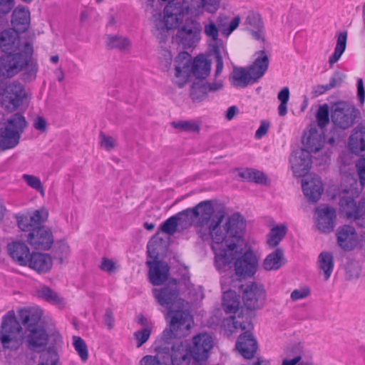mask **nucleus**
Wrapping results in <instances>:
<instances>
[{"label": "nucleus", "instance_id": "obj_12", "mask_svg": "<svg viewBox=\"0 0 365 365\" xmlns=\"http://www.w3.org/2000/svg\"><path fill=\"white\" fill-rule=\"evenodd\" d=\"M340 210L345 217L361 227H365V198L356 205L351 197H343L339 202Z\"/></svg>", "mask_w": 365, "mask_h": 365}, {"label": "nucleus", "instance_id": "obj_21", "mask_svg": "<svg viewBox=\"0 0 365 365\" xmlns=\"http://www.w3.org/2000/svg\"><path fill=\"white\" fill-rule=\"evenodd\" d=\"M302 187L305 197L312 202L318 201L324 190L321 178L315 175H308L302 180Z\"/></svg>", "mask_w": 365, "mask_h": 365}, {"label": "nucleus", "instance_id": "obj_57", "mask_svg": "<svg viewBox=\"0 0 365 365\" xmlns=\"http://www.w3.org/2000/svg\"><path fill=\"white\" fill-rule=\"evenodd\" d=\"M356 168L361 187L365 186V158L361 157L356 162Z\"/></svg>", "mask_w": 365, "mask_h": 365}, {"label": "nucleus", "instance_id": "obj_14", "mask_svg": "<svg viewBox=\"0 0 365 365\" xmlns=\"http://www.w3.org/2000/svg\"><path fill=\"white\" fill-rule=\"evenodd\" d=\"M226 20L227 17L220 16L219 24L217 26L212 20L209 19L208 21L204 24L205 34L213 41H216L218 39L220 30L222 34L229 36L238 27L240 23V17L239 16H235L228 24L226 22Z\"/></svg>", "mask_w": 365, "mask_h": 365}, {"label": "nucleus", "instance_id": "obj_60", "mask_svg": "<svg viewBox=\"0 0 365 365\" xmlns=\"http://www.w3.org/2000/svg\"><path fill=\"white\" fill-rule=\"evenodd\" d=\"M346 76L340 72H335L327 84L329 90L341 86Z\"/></svg>", "mask_w": 365, "mask_h": 365}, {"label": "nucleus", "instance_id": "obj_3", "mask_svg": "<svg viewBox=\"0 0 365 365\" xmlns=\"http://www.w3.org/2000/svg\"><path fill=\"white\" fill-rule=\"evenodd\" d=\"M212 337L202 332L195 335L190 344L177 341L171 344L170 359L173 365H190L192 359L197 365L203 364L209 358L213 347Z\"/></svg>", "mask_w": 365, "mask_h": 365}, {"label": "nucleus", "instance_id": "obj_26", "mask_svg": "<svg viewBox=\"0 0 365 365\" xmlns=\"http://www.w3.org/2000/svg\"><path fill=\"white\" fill-rule=\"evenodd\" d=\"M236 348L245 359H252L257 349V344L251 332L245 331L236 343Z\"/></svg>", "mask_w": 365, "mask_h": 365}, {"label": "nucleus", "instance_id": "obj_63", "mask_svg": "<svg viewBox=\"0 0 365 365\" xmlns=\"http://www.w3.org/2000/svg\"><path fill=\"white\" fill-rule=\"evenodd\" d=\"M309 294L310 291L309 289L308 288L294 289L291 293V299L293 301H297L307 297L309 295Z\"/></svg>", "mask_w": 365, "mask_h": 365}, {"label": "nucleus", "instance_id": "obj_27", "mask_svg": "<svg viewBox=\"0 0 365 365\" xmlns=\"http://www.w3.org/2000/svg\"><path fill=\"white\" fill-rule=\"evenodd\" d=\"M257 56L254 62L247 68L252 76V83H256L261 78L269 66V58L264 50L256 52Z\"/></svg>", "mask_w": 365, "mask_h": 365}, {"label": "nucleus", "instance_id": "obj_47", "mask_svg": "<svg viewBox=\"0 0 365 365\" xmlns=\"http://www.w3.org/2000/svg\"><path fill=\"white\" fill-rule=\"evenodd\" d=\"M232 324L235 329H240L248 332H250V330L253 329L251 319L249 317L244 318L240 314L232 317Z\"/></svg>", "mask_w": 365, "mask_h": 365}, {"label": "nucleus", "instance_id": "obj_38", "mask_svg": "<svg viewBox=\"0 0 365 365\" xmlns=\"http://www.w3.org/2000/svg\"><path fill=\"white\" fill-rule=\"evenodd\" d=\"M222 307L227 314H235L240 307L239 297L232 290L224 292L222 298Z\"/></svg>", "mask_w": 365, "mask_h": 365}, {"label": "nucleus", "instance_id": "obj_49", "mask_svg": "<svg viewBox=\"0 0 365 365\" xmlns=\"http://www.w3.org/2000/svg\"><path fill=\"white\" fill-rule=\"evenodd\" d=\"M329 115L330 112L329 111L327 104L325 103L319 106L316 115L317 121L319 127L324 128L328 125L329 122Z\"/></svg>", "mask_w": 365, "mask_h": 365}, {"label": "nucleus", "instance_id": "obj_61", "mask_svg": "<svg viewBox=\"0 0 365 365\" xmlns=\"http://www.w3.org/2000/svg\"><path fill=\"white\" fill-rule=\"evenodd\" d=\"M14 6V0H0V18L8 14Z\"/></svg>", "mask_w": 365, "mask_h": 365}, {"label": "nucleus", "instance_id": "obj_20", "mask_svg": "<svg viewBox=\"0 0 365 365\" xmlns=\"http://www.w3.org/2000/svg\"><path fill=\"white\" fill-rule=\"evenodd\" d=\"M146 264L149 267V280L153 285L159 286L168 280L170 267L167 263L159 260H148Z\"/></svg>", "mask_w": 365, "mask_h": 365}, {"label": "nucleus", "instance_id": "obj_59", "mask_svg": "<svg viewBox=\"0 0 365 365\" xmlns=\"http://www.w3.org/2000/svg\"><path fill=\"white\" fill-rule=\"evenodd\" d=\"M18 226L22 231L31 232L34 227V225L31 222V220L29 217L21 215L17 217Z\"/></svg>", "mask_w": 365, "mask_h": 365}, {"label": "nucleus", "instance_id": "obj_45", "mask_svg": "<svg viewBox=\"0 0 365 365\" xmlns=\"http://www.w3.org/2000/svg\"><path fill=\"white\" fill-rule=\"evenodd\" d=\"M170 125L173 128L185 132L199 133L200 124L195 120L173 121Z\"/></svg>", "mask_w": 365, "mask_h": 365}, {"label": "nucleus", "instance_id": "obj_8", "mask_svg": "<svg viewBox=\"0 0 365 365\" xmlns=\"http://www.w3.org/2000/svg\"><path fill=\"white\" fill-rule=\"evenodd\" d=\"M26 126L24 115L20 113L12 115L0 128V148L4 150L15 148Z\"/></svg>", "mask_w": 365, "mask_h": 365}, {"label": "nucleus", "instance_id": "obj_30", "mask_svg": "<svg viewBox=\"0 0 365 365\" xmlns=\"http://www.w3.org/2000/svg\"><path fill=\"white\" fill-rule=\"evenodd\" d=\"M211 69V62L205 56L201 54L198 55L192 61L190 71L192 74L198 79L206 78Z\"/></svg>", "mask_w": 365, "mask_h": 365}, {"label": "nucleus", "instance_id": "obj_17", "mask_svg": "<svg viewBox=\"0 0 365 365\" xmlns=\"http://www.w3.org/2000/svg\"><path fill=\"white\" fill-rule=\"evenodd\" d=\"M24 50L16 53H9L0 57V76L11 78L22 71Z\"/></svg>", "mask_w": 365, "mask_h": 365}, {"label": "nucleus", "instance_id": "obj_23", "mask_svg": "<svg viewBox=\"0 0 365 365\" xmlns=\"http://www.w3.org/2000/svg\"><path fill=\"white\" fill-rule=\"evenodd\" d=\"M220 5V0H185L187 14L192 16H199L204 9L209 13H215Z\"/></svg>", "mask_w": 365, "mask_h": 365}, {"label": "nucleus", "instance_id": "obj_58", "mask_svg": "<svg viewBox=\"0 0 365 365\" xmlns=\"http://www.w3.org/2000/svg\"><path fill=\"white\" fill-rule=\"evenodd\" d=\"M58 247L56 250V252L58 255V257L61 262L63 261V258H66L68 256L70 253V247L68 243L64 240H61L57 242Z\"/></svg>", "mask_w": 365, "mask_h": 365}, {"label": "nucleus", "instance_id": "obj_40", "mask_svg": "<svg viewBox=\"0 0 365 365\" xmlns=\"http://www.w3.org/2000/svg\"><path fill=\"white\" fill-rule=\"evenodd\" d=\"M287 232V228L284 225H279L272 228L267 239V243L269 247L273 248L277 246L286 235Z\"/></svg>", "mask_w": 365, "mask_h": 365}, {"label": "nucleus", "instance_id": "obj_42", "mask_svg": "<svg viewBox=\"0 0 365 365\" xmlns=\"http://www.w3.org/2000/svg\"><path fill=\"white\" fill-rule=\"evenodd\" d=\"M130 41L126 37L110 35L106 37V46L109 49L117 48L125 51L130 48Z\"/></svg>", "mask_w": 365, "mask_h": 365}, {"label": "nucleus", "instance_id": "obj_16", "mask_svg": "<svg viewBox=\"0 0 365 365\" xmlns=\"http://www.w3.org/2000/svg\"><path fill=\"white\" fill-rule=\"evenodd\" d=\"M27 242L35 250H48L52 247L54 239L49 228L41 226L28 234Z\"/></svg>", "mask_w": 365, "mask_h": 365}, {"label": "nucleus", "instance_id": "obj_6", "mask_svg": "<svg viewBox=\"0 0 365 365\" xmlns=\"http://www.w3.org/2000/svg\"><path fill=\"white\" fill-rule=\"evenodd\" d=\"M0 342L3 349L14 351L17 350L23 344V329L13 310L9 311L2 317Z\"/></svg>", "mask_w": 365, "mask_h": 365}, {"label": "nucleus", "instance_id": "obj_2", "mask_svg": "<svg viewBox=\"0 0 365 365\" xmlns=\"http://www.w3.org/2000/svg\"><path fill=\"white\" fill-rule=\"evenodd\" d=\"M153 292L157 302L168 309L169 328L162 334V343L168 346L173 338L189 335L194 320L190 312L184 309L185 301L180 297L177 281L173 279L161 289H153Z\"/></svg>", "mask_w": 365, "mask_h": 365}, {"label": "nucleus", "instance_id": "obj_5", "mask_svg": "<svg viewBox=\"0 0 365 365\" xmlns=\"http://www.w3.org/2000/svg\"><path fill=\"white\" fill-rule=\"evenodd\" d=\"M18 316L21 323L25 327L27 335L28 347L34 351L46 346L48 340L46 330L42 327H37L41 316L29 309L18 310Z\"/></svg>", "mask_w": 365, "mask_h": 365}, {"label": "nucleus", "instance_id": "obj_46", "mask_svg": "<svg viewBox=\"0 0 365 365\" xmlns=\"http://www.w3.org/2000/svg\"><path fill=\"white\" fill-rule=\"evenodd\" d=\"M22 179L29 187L39 192L41 196H44L45 190L38 177L33 175L24 174Z\"/></svg>", "mask_w": 365, "mask_h": 365}, {"label": "nucleus", "instance_id": "obj_34", "mask_svg": "<svg viewBox=\"0 0 365 365\" xmlns=\"http://www.w3.org/2000/svg\"><path fill=\"white\" fill-rule=\"evenodd\" d=\"M349 147L353 153L358 154L365 150V127L357 126L349 137Z\"/></svg>", "mask_w": 365, "mask_h": 365}, {"label": "nucleus", "instance_id": "obj_25", "mask_svg": "<svg viewBox=\"0 0 365 365\" xmlns=\"http://www.w3.org/2000/svg\"><path fill=\"white\" fill-rule=\"evenodd\" d=\"M338 245L345 250H352L357 245V234L350 225L339 227L336 232Z\"/></svg>", "mask_w": 365, "mask_h": 365}, {"label": "nucleus", "instance_id": "obj_37", "mask_svg": "<svg viewBox=\"0 0 365 365\" xmlns=\"http://www.w3.org/2000/svg\"><path fill=\"white\" fill-rule=\"evenodd\" d=\"M238 176L245 180L259 185H265L267 182V176L262 171L253 168L239 170Z\"/></svg>", "mask_w": 365, "mask_h": 365}, {"label": "nucleus", "instance_id": "obj_9", "mask_svg": "<svg viewBox=\"0 0 365 365\" xmlns=\"http://www.w3.org/2000/svg\"><path fill=\"white\" fill-rule=\"evenodd\" d=\"M359 110L347 101H338L330 108V120L334 130H346L351 128L359 117Z\"/></svg>", "mask_w": 365, "mask_h": 365}, {"label": "nucleus", "instance_id": "obj_62", "mask_svg": "<svg viewBox=\"0 0 365 365\" xmlns=\"http://www.w3.org/2000/svg\"><path fill=\"white\" fill-rule=\"evenodd\" d=\"M213 53L215 58L216 61V69H215V76L220 75L223 69V61L222 57L221 56L220 49L218 47H215L213 49Z\"/></svg>", "mask_w": 365, "mask_h": 365}, {"label": "nucleus", "instance_id": "obj_31", "mask_svg": "<svg viewBox=\"0 0 365 365\" xmlns=\"http://www.w3.org/2000/svg\"><path fill=\"white\" fill-rule=\"evenodd\" d=\"M302 143L304 146V148L302 149L307 150L310 154L312 152L319 151L322 148L324 138L316 128H311L304 133Z\"/></svg>", "mask_w": 365, "mask_h": 365}, {"label": "nucleus", "instance_id": "obj_41", "mask_svg": "<svg viewBox=\"0 0 365 365\" xmlns=\"http://www.w3.org/2000/svg\"><path fill=\"white\" fill-rule=\"evenodd\" d=\"M347 31H344L339 34L336 45L333 54L329 58V64L332 65L337 62L344 52L346 47Z\"/></svg>", "mask_w": 365, "mask_h": 365}, {"label": "nucleus", "instance_id": "obj_44", "mask_svg": "<svg viewBox=\"0 0 365 365\" xmlns=\"http://www.w3.org/2000/svg\"><path fill=\"white\" fill-rule=\"evenodd\" d=\"M36 295L37 297L55 304H61L63 302L56 292L46 286H43L38 288L36 290Z\"/></svg>", "mask_w": 365, "mask_h": 365}, {"label": "nucleus", "instance_id": "obj_54", "mask_svg": "<svg viewBox=\"0 0 365 365\" xmlns=\"http://www.w3.org/2000/svg\"><path fill=\"white\" fill-rule=\"evenodd\" d=\"M100 145L107 151H110L116 145V140L110 135H106L103 133H101L99 135Z\"/></svg>", "mask_w": 365, "mask_h": 365}, {"label": "nucleus", "instance_id": "obj_4", "mask_svg": "<svg viewBox=\"0 0 365 365\" xmlns=\"http://www.w3.org/2000/svg\"><path fill=\"white\" fill-rule=\"evenodd\" d=\"M185 5V0H182V3L180 1L169 2L164 9L163 17L161 14L153 16L152 20L155 26L154 34L158 38L164 40L170 29H175L179 26L183 19L184 12L187 13Z\"/></svg>", "mask_w": 365, "mask_h": 365}, {"label": "nucleus", "instance_id": "obj_13", "mask_svg": "<svg viewBox=\"0 0 365 365\" xmlns=\"http://www.w3.org/2000/svg\"><path fill=\"white\" fill-rule=\"evenodd\" d=\"M236 255L232 264V267H235L236 274L243 278L253 276L258 267V259L255 253L252 250H247L240 256L237 245Z\"/></svg>", "mask_w": 365, "mask_h": 365}, {"label": "nucleus", "instance_id": "obj_56", "mask_svg": "<svg viewBox=\"0 0 365 365\" xmlns=\"http://www.w3.org/2000/svg\"><path fill=\"white\" fill-rule=\"evenodd\" d=\"M245 24L250 26L253 29H259L263 27L259 15L253 12H250L248 14L245 19Z\"/></svg>", "mask_w": 365, "mask_h": 365}, {"label": "nucleus", "instance_id": "obj_48", "mask_svg": "<svg viewBox=\"0 0 365 365\" xmlns=\"http://www.w3.org/2000/svg\"><path fill=\"white\" fill-rule=\"evenodd\" d=\"M207 93L205 84L193 83L190 90V97L193 101H202L206 98Z\"/></svg>", "mask_w": 365, "mask_h": 365}, {"label": "nucleus", "instance_id": "obj_24", "mask_svg": "<svg viewBox=\"0 0 365 365\" xmlns=\"http://www.w3.org/2000/svg\"><path fill=\"white\" fill-rule=\"evenodd\" d=\"M33 46L29 43H26L24 48V55L22 58V70L24 68V79L25 81H32L36 78L38 71V63L33 58Z\"/></svg>", "mask_w": 365, "mask_h": 365}, {"label": "nucleus", "instance_id": "obj_35", "mask_svg": "<svg viewBox=\"0 0 365 365\" xmlns=\"http://www.w3.org/2000/svg\"><path fill=\"white\" fill-rule=\"evenodd\" d=\"M230 80L234 86L245 88L252 83V76L250 71L243 67L233 68Z\"/></svg>", "mask_w": 365, "mask_h": 365}, {"label": "nucleus", "instance_id": "obj_10", "mask_svg": "<svg viewBox=\"0 0 365 365\" xmlns=\"http://www.w3.org/2000/svg\"><path fill=\"white\" fill-rule=\"evenodd\" d=\"M26 98L27 93L24 86L16 81L6 85L0 92V105L9 112L16 110Z\"/></svg>", "mask_w": 365, "mask_h": 365}, {"label": "nucleus", "instance_id": "obj_39", "mask_svg": "<svg viewBox=\"0 0 365 365\" xmlns=\"http://www.w3.org/2000/svg\"><path fill=\"white\" fill-rule=\"evenodd\" d=\"M283 251L280 248L276 249L274 252L268 255L263 263L264 268L266 270L278 269L282 264Z\"/></svg>", "mask_w": 365, "mask_h": 365}, {"label": "nucleus", "instance_id": "obj_15", "mask_svg": "<svg viewBox=\"0 0 365 365\" xmlns=\"http://www.w3.org/2000/svg\"><path fill=\"white\" fill-rule=\"evenodd\" d=\"M265 299V291L262 285L252 282L244 286L242 299L247 309L255 310L260 308Z\"/></svg>", "mask_w": 365, "mask_h": 365}, {"label": "nucleus", "instance_id": "obj_50", "mask_svg": "<svg viewBox=\"0 0 365 365\" xmlns=\"http://www.w3.org/2000/svg\"><path fill=\"white\" fill-rule=\"evenodd\" d=\"M58 359L57 353L49 349L41 354L38 365H57Z\"/></svg>", "mask_w": 365, "mask_h": 365}, {"label": "nucleus", "instance_id": "obj_52", "mask_svg": "<svg viewBox=\"0 0 365 365\" xmlns=\"http://www.w3.org/2000/svg\"><path fill=\"white\" fill-rule=\"evenodd\" d=\"M73 346L78 352L82 361H86L88 357V349L85 341L80 337L74 336L73 337Z\"/></svg>", "mask_w": 365, "mask_h": 365}, {"label": "nucleus", "instance_id": "obj_33", "mask_svg": "<svg viewBox=\"0 0 365 365\" xmlns=\"http://www.w3.org/2000/svg\"><path fill=\"white\" fill-rule=\"evenodd\" d=\"M19 45L18 34L12 30H4L0 33V48L4 53L15 51Z\"/></svg>", "mask_w": 365, "mask_h": 365}, {"label": "nucleus", "instance_id": "obj_22", "mask_svg": "<svg viewBox=\"0 0 365 365\" xmlns=\"http://www.w3.org/2000/svg\"><path fill=\"white\" fill-rule=\"evenodd\" d=\"M317 226L318 230L323 233H329L334 230V222L336 217V211L330 207L317 208Z\"/></svg>", "mask_w": 365, "mask_h": 365}, {"label": "nucleus", "instance_id": "obj_51", "mask_svg": "<svg viewBox=\"0 0 365 365\" xmlns=\"http://www.w3.org/2000/svg\"><path fill=\"white\" fill-rule=\"evenodd\" d=\"M160 230L168 235H173L175 232H179L175 217L173 215L167 219L160 225Z\"/></svg>", "mask_w": 365, "mask_h": 365}, {"label": "nucleus", "instance_id": "obj_32", "mask_svg": "<svg viewBox=\"0 0 365 365\" xmlns=\"http://www.w3.org/2000/svg\"><path fill=\"white\" fill-rule=\"evenodd\" d=\"M11 23L17 32H24L30 24V12L28 9L18 6L12 13Z\"/></svg>", "mask_w": 365, "mask_h": 365}, {"label": "nucleus", "instance_id": "obj_7", "mask_svg": "<svg viewBox=\"0 0 365 365\" xmlns=\"http://www.w3.org/2000/svg\"><path fill=\"white\" fill-rule=\"evenodd\" d=\"M211 200H207L200 202L195 207L187 208L174 215L176 219L179 232H182L194 226L197 235L198 225L207 222L209 219Z\"/></svg>", "mask_w": 365, "mask_h": 365}, {"label": "nucleus", "instance_id": "obj_1", "mask_svg": "<svg viewBox=\"0 0 365 365\" xmlns=\"http://www.w3.org/2000/svg\"><path fill=\"white\" fill-rule=\"evenodd\" d=\"M209 219L198 225L197 236L202 241L212 240L211 248L215 253V265L221 272L232 269L236 258L238 242L242 240L246 230V222L238 212L228 217L225 222L224 212L213 216L215 210L210 202Z\"/></svg>", "mask_w": 365, "mask_h": 365}, {"label": "nucleus", "instance_id": "obj_29", "mask_svg": "<svg viewBox=\"0 0 365 365\" xmlns=\"http://www.w3.org/2000/svg\"><path fill=\"white\" fill-rule=\"evenodd\" d=\"M52 259L49 255L33 252L28 260L27 265L39 274L48 272L52 267Z\"/></svg>", "mask_w": 365, "mask_h": 365}, {"label": "nucleus", "instance_id": "obj_19", "mask_svg": "<svg viewBox=\"0 0 365 365\" xmlns=\"http://www.w3.org/2000/svg\"><path fill=\"white\" fill-rule=\"evenodd\" d=\"M191 61V55L186 51L180 52L175 59L174 76L175 83L180 88L182 87L187 81Z\"/></svg>", "mask_w": 365, "mask_h": 365}, {"label": "nucleus", "instance_id": "obj_55", "mask_svg": "<svg viewBox=\"0 0 365 365\" xmlns=\"http://www.w3.org/2000/svg\"><path fill=\"white\" fill-rule=\"evenodd\" d=\"M151 334V329L145 327L134 333V337L137 341V347H140L149 339Z\"/></svg>", "mask_w": 365, "mask_h": 365}, {"label": "nucleus", "instance_id": "obj_18", "mask_svg": "<svg viewBox=\"0 0 365 365\" xmlns=\"http://www.w3.org/2000/svg\"><path fill=\"white\" fill-rule=\"evenodd\" d=\"M289 162L294 175L300 178L305 176L309 172L312 165V158L307 150L299 149L291 155Z\"/></svg>", "mask_w": 365, "mask_h": 365}, {"label": "nucleus", "instance_id": "obj_36", "mask_svg": "<svg viewBox=\"0 0 365 365\" xmlns=\"http://www.w3.org/2000/svg\"><path fill=\"white\" fill-rule=\"evenodd\" d=\"M318 267L324 276V279L327 281L333 272L334 259L331 253L323 252L320 253L318 257Z\"/></svg>", "mask_w": 365, "mask_h": 365}, {"label": "nucleus", "instance_id": "obj_43", "mask_svg": "<svg viewBox=\"0 0 365 365\" xmlns=\"http://www.w3.org/2000/svg\"><path fill=\"white\" fill-rule=\"evenodd\" d=\"M158 354L155 356L152 355H146L144 356L139 362L140 365H165L164 363L161 361L160 357V354L162 352H169L170 350V347L167 345H164L163 343L160 346H158L157 348Z\"/></svg>", "mask_w": 365, "mask_h": 365}, {"label": "nucleus", "instance_id": "obj_64", "mask_svg": "<svg viewBox=\"0 0 365 365\" xmlns=\"http://www.w3.org/2000/svg\"><path fill=\"white\" fill-rule=\"evenodd\" d=\"M270 123L267 120H262L259 127L255 133V138L259 139L265 135L269 130Z\"/></svg>", "mask_w": 365, "mask_h": 365}, {"label": "nucleus", "instance_id": "obj_28", "mask_svg": "<svg viewBox=\"0 0 365 365\" xmlns=\"http://www.w3.org/2000/svg\"><path fill=\"white\" fill-rule=\"evenodd\" d=\"M7 250L11 257L19 265L27 266L31 255L29 248L21 242H13L7 245Z\"/></svg>", "mask_w": 365, "mask_h": 365}, {"label": "nucleus", "instance_id": "obj_11", "mask_svg": "<svg viewBox=\"0 0 365 365\" xmlns=\"http://www.w3.org/2000/svg\"><path fill=\"white\" fill-rule=\"evenodd\" d=\"M200 23L192 19H187L175 35L177 43L183 48H194L201 38Z\"/></svg>", "mask_w": 365, "mask_h": 365}, {"label": "nucleus", "instance_id": "obj_53", "mask_svg": "<svg viewBox=\"0 0 365 365\" xmlns=\"http://www.w3.org/2000/svg\"><path fill=\"white\" fill-rule=\"evenodd\" d=\"M48 214L46 210H37L34 212L31 216L29 217L31 222L34 225V227H39L41 223L47 220Z\"/></svg>", "mask_w": 365, "mask_h": 365}]
</instances>
